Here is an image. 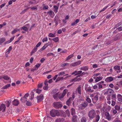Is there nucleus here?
Here are the masks:
<instances>
[{
  "label": "nucleus",
  "mask_w": 122,
  "mask_h": 122,
  "mask_svg": "<svg viewBox=\"0 0 122 122\" xmlns=\"http://www.w3.org/2000/svg\"><path fill=\"white\" fill-rule=\"evenodd\" d=\"M116 102L113 100H112V104L111 105L112 106H114Z\"/></svg>",
  "instance_id": "obj_64"
},
{
  "label": "nucleus",
  "mask_w": 122,
  "mask_h": 122,
  "mask_svg": "<svg viewBox=\"0 0 122 122\" xmlns=\"http://www.w3.org/2000/svg\"><path fill=\"white\" fill-rule=\"evenodd\" d=\"M5 40V38H2L0 39V44L2 43Z\"/></svg>",
  "instance_id": "obj_41"
},
{
  "label": "nucleus",
  "mask_w": 122,
  "mask_h": 122,
  "mask_svg": "<svg viewBox=\"0 0 122 122\" xmlns=\"http://www.w3.org/2000/svg\"><path fill=\"white\" fill-rule=\"evenodd\" d=\"M114 92L113 90L109 88L108 89L107 93L108 94H111L113 93Z\"/></svg>",
  "instance_id": "obj_30"
},
{
  "label": "nucleus",
  "mask_w": 122,
  "mask_h": 122,
  "mask_svg": "<svg viewBox=\"0 0 122 122\" xmlns=\"http://www.w3.org/2000/svg\"><path fill=\"white\" fill-rule=\"evenodd\" d=\"M52 40L55 42H57L59 40V38L58 37H56L55 38L52 39Z\"/></svg>",
  "instance_id": "obj_45"
},
{
  "label": "nucleus",
  "mask_w": 122,
  "mask_h": 122,
  "mask_svg": "<svg viewBox=\"0 0 122 122\" xmlns=\"http://www.w3.org/2000/svg\"><path fill=\"white\" fill-rule=\"evenodd\" d=\"M48 36L51 37H54L56 36V35L54 34L51 33H50L48 35Z\"/></svg>",
  "instance_id": "obj_46"
},
{
  "label": "nucleus",
  "mask_w": 122,
  "mask_h": 122,
  "mask_svg": "<svg viewBox=\"0 0 122 122\" xmlns=\"http://www.w3.org/2000/svg\"><path fill=\"white\" fill-rule=\"evenodd\" d=\"M121 25V24L120 23H119L116 24V25L114 27V29H115L117 28V27H118L119 26Z\"/></svg>",
  "instance_id": "obj_55"
},
{
  "label": "nucleus",
  "mask_w": 122,
  "mask_h": 122,
  "mask_svg": "<svg viewBox=\"0 0 122 122\" xmlns=\"http://www.w3.org/2000/svg\"><path fill=\"white\" fill-rule=\"evenodd\" d=\"M116 98V96L115 94L112 95L111 96V99L112 100H115Z\"/></svg>",
  "instance_id": "obj_49"
},
{
  "label": "nucleus",
  "mask_w": 122,
  "mask_h": 122,
  "mask_svg": "<svg viewBox=\"0 0 122 122\" xmlns=\"http://www.w3.org/2000/svg\"><path fill=\"white\" fill-rule=\"evenodd\" d=\"M81 30H77L76 31H75L74 32L73 34V35H75L76 34V33L79 32Z\"/></svg>",
  "instance_id": "obj_61"
},
{
  "label": "nucleus",
  "mask_w": 122,
  "mask_h": 122,
  "mask_svg": "<svg viewBox=\"0 0 122 122\" xmlns=\"http://www.w3.org/2000/svg\"><path fill=\"white\" fill-rule=\"evenodd\" d=\"M100 95V94H99V93L97 92L96 93V95L94 97L92 98V102L93 103H95L97 101L98 97Z\"/></svg>",
  "instance_id": "obj_4"
},
{
  "label": "nucleus",
  "mask_w": 122,
  "mask_h": 122,
  "mask_svg": "<svg viewBox=\"0 0 122 122\" xmlns=\"http://www.w3.org/2000/svg\"><path fill=\"white\" fill-rule=\"evenodd\" d=\"M105 115L106 119L108 121H110L112 119V116L108 112H105Z\"/></svg>",
  "instance_id": "obj_8"
},
{
  "label": "nucleus",
  "mask_w": 122,
  "mask_h": 122,
  "mask_svg": "<svg viewBox=\"0 0 122 122\" xmlns=\"http://www.w3.org/2000/svg\"><path fill=\"white\" fill-rule=\"evenodd\" d=\"M88 105V103L87 102H84L80 105V106L82 108H84L86 107Z\"/></svg>",
  "instance_id": "obj_15"
},
{
  "label": "nucleus",
  "mask_w": 122,
  "mask_h": 122,
  "mask_svg": "<svg viewBox=\"0 0 122 122\" xmlns=\"http://www.w3.org/2000/svg\"><path fill=\"white\" fill-rule=\"evenodd\" d=\"M57 90L55 89L53 90L51 92V93L53 95L55 94V93H56V92L57 91Z\"/></svg>",
  "instance_id": "obj_53"
},
{
  "label": "nucleus",
  "mask_w": 122,
  "mask_h": 122,
  "mask_svg": "<svg viewBox=\"0 0 122 122\" xmlns=\"http://www.w3.org/2000/svg\"><path fill=\"white\" fill-rule=\"evenodd\" d=\"M71 112L72 115H74L75 114V109L73 108H71Z\"/></svg>",
  "instance_id": "obj_43"
},
{
  "label": "nucleus",
  "mask_w": 122,
  "mask_h": 122,
  "mask_svg": "<svg viewBox=\"0 0 122 122\" xmlns=\"http://www.w3.org/2000/svg\"><path fill=\"white\" fill-rule=\"evenodd\" d=\"M74 53L72 54L71 55H69V56L67 57V58H66V61L68 60H69L72 57H73L74 56V55H73Z\"/></svg>",
  "instance_id": "obj_39"
},
{
  "label": "nucleus",
  "mask_w": 122,
  "mask_h": 122,
  "mask_svg": "<svg viewBox=\"0 0 122 122\" xmlns=\"http://www.w3.org/2000/svg\"><path fill=\"white\" fill-rule=\"evenodd\" d=\"M10 77H8L7 75H6L2 76V78L6 80H8L10 79Z\"/></svg>",
  "instance_id": "obj_40"
},
{
  "label": "nucleus",
  "mask_w": 122,
  "mask_h": 122,
  "mask_svg": "<svg viewBox=\"0 0 122 122\" xmlns=\"http://www.w3.org/2000/svg\"><path fill=\"white\" fill-rule=\"evenodd\" d=\"M65 74V73L64 72H63L59 73L58 75V76H62Z\"/></svg>",
  "instance_id": "obj_57"
},
{
  "label": "nucleus",
  "mask_w": 122,
  "mask_h": 122,
  "mask_svg": "<svg viewBox=\"0 0 122 122\" xmlns=\"http://www.w3.org/2000/svg\"><path fill=\"white\" fill-rule=\"evenodd\" d=\"M41 43L39 42H38L36 45V46H35V47H36V48H37V47L41 45Z\"/></svg>",
  "instance_id": "obj_59"
},
{
  "label": "nucleus",
  "mask_w": 122,
  "mask_h": 122,
  "mask_svg": "<svg viewBox=\"0 0 122 122\" xmlns=\"http://www.w3.org/2000/svg\"><path fill=\"white\" fill-rule=\"evenodd\" d=\"M100 119V116L98 115H97L96 116V122H97Z\"/></svg>",
  "instance_id": "obj_44"
},
{
  "label": "nucleus",
  "mask_w": 122,
  "mask_h": 122,
  "mask_svg": "<svg viewBox=\"0 0 122 122\" xmlns=\"http://www.w3.org/2000/svg\"><path fill=\"white\" fill-rule=\"evenodd\" d=\"M82 72V71H75L72 73L71 74L73 75L75 74V76L80 74Z\"/></svg>",
  "instance_id": "obj_17"
},
{
  "label": "nucleus",
  "mask_w": 122,
  "mask_h": 122,
  "mask_svg": "<svg viewBox=\"0 0 122 122\" xmlns=\"http://www.w3.org/2000/svg\"><path fill=\"white\" fill-rule=\"evenodd\" d=\"M37 48H36V47H34L31 52L30 56H32L33 54L35 53L37 51Z\"/></svg>",
  "instance_id": "obj_29"
},
{
  "label": "nucleus",
  "mask_w": 122,
  "mask_h": 122,
  "mask_svg": "<svg viewBox=\"0 0 122 122\" xmlns=\"http://www.w3.org/2000/svg\"><path fill=\"white\" fill-rule=\"evenodd\" d=\"M114 108L115 109L118 111L120 110L121 109V107L120 106L116 105L114 107Z\"/></svg>",
  "instance_id": "obj_35"
},
{
  "label": "nucleus",
  "mask_w": 122,
  "mask_h": 122,
  "mask_svg": "<svg viewBox=\"0 0 122 122\" xmlns=\"http://www.w3.org/2000/svg\"><path fill=\"white\" fill-rule=\"evenodd\" d=\"M122 36V34L120 33L117 34L114 37V41H115L120 39Z\"/></svg>",
  "instance_id": "obj_12"
},
{
  "label": "nucleus",
  "mask_w": 122,
  "mask_h": 122,
  "mask_svg": "<svg viewBox=\"0 0 122 122\" xmlns=\"http://www.w3.org/2000/svg\"><path fill=\"white\" fill-rule=\"evenodd\" d=\"M42 90H40L38 88L36 90L34 89L33 90V91L34 92H36L38 94L40 93L41 92Z\"/></svg>",
  "instance_id": "obj_38"
},
{
  "label": "nucleus",
  "mask_w": 122,
  "mask_h": 122,
  "mask_svg": "<svg viewBox=\"0 0 122 122\" xmlns=\"http://www.w3.org/2000/svg\"><path fill=\"white\" fill-rule=\"evenodd\" d=\"M12 103L14 105L17 106L19 104V101L18 100L15 99L14 101L12 102Z\"/></svg>",
  "instance_id": "obj_28"
},
{
  "label": "nucleus",
  "mask_w": 122,
  "mask_h": 122,
  "mask_svg": "<svg viewBox=\"0 0 122 122\" xmlns=\"http://www.w3.org/2000/svg\"><path fill=\"white\" fill-rule=\"evenodd\" d=\"M58 92H57L56 93H55V94L53 95V97L54 99L57 101L58 100L59 98V97H58Z\"/></svg>",
  "instance_id": "obj_23"
},
{
  "label": "nucleus",
  "mask_w": 122,
  "mask_h": 122,
  "mask_svg": "<svg viewBox=\"0 0 122 122\" xmlns=\"http://www.w3.org/2000/svg\"><path fill=\"white\" fill-rule=\"evenodd\" d=\"M96 114L95 111L93 109H92L89 112L88 116L90 118L92 119L95 117Z\"/></svg>",
  "instance_id": "obj_1"
},
{
  "label": "nucleus",
  "mask_w": 122,
  "mask_h": 122,
  "mask_svg": "<svg viewBox=\"0 0 122 122\" xmlns=\"http://www.w3.org/2000/svg\"><path fill=\"white\" fill-rule=\"evenodd\" d=\"M110 5L109 4H108L107 6H105L102 10H101L99 12H101L104 11Z\"/></svg>",
  "instance_id": "obj_50"
},
{
  "label": "nucleus",
  "mask_w": 122,
  "mask_h": 122,
  "mask_svg": "<svg viewBox=\"0 0 122 122\" xmlns=\"http://www.w3.org/2000/svg\"><path fill=\"white\" fill-rule=\"evenodd\" d=\"M48 40L47 38V37L44 38L42 40V41L43 42L47 41Z\"/></svg>",
  "instance_id": "obj_60"
},
{
  "label": "nucleus",
  "mask_w": 122,
  "mask_h": 122,
  "mask_svg": "<svg viewBox=\"0 0 122 122\" xmlns=\"http://www.w3.org/2000/svg\"><path fill=\"white\" fill-rule=\"evenodd\" d=\"M5 110V105L2 104L0 107V111H2L3 112H4Z\"/></svg>",
  "instance_id": "obj_24"
},
{
  "label": "nucleus",
  "mask_w": 122,
  "mask_h": 122,
  "mask_svg": "<svg viewBox=\"0 0 122 122\" xmlns=\"http://www.w3.org/2000/svg\"><path fill=\"white\" fill-rule=\"evenodd\" d=\"M81 122H86V119L85 117H83L81 119Z\"/></svg>",
  "instance_id": "obj_47"
},
{
  "label": "nucleus",
  "mask_w": 122,
  "mask_h": 122,
  "mask_svg": "<svg viewBox=\"0 0 122 122\" xmlns=\"http://www.w3.org/2000/svg\"><path fill=\"white\" fill-rule=\"evenodd\" d=\"M12 49V48L11 46H10L9 48L7 50L5 51V54L6 55H7L9 54L10 52V51H11Z\"/></svg>",
  "instance_id": "obj_27"
},
{
  "label": "nucleus",
  "mask_w": 122,
  "mask_h": 122,
  "mask_svg": "<svg viewBox=\"0 0 122 122\" xmlns=\"http://www.w3.org/2000/svg\"><path fill=\"white\" fill-rule=\"evenodd\" d=\"M117 97L118 101L122 102V96L121 95L118 94L117 95Z\"/></svg>",
  "instance_id": "obj_19"
},
{
  "label": "nucleus",
  "mask_w": 122,
  "mask_h": 122,
  "mask_svg": "<svg viewBox=\"0 0 122 122\" xmlns=\"http://www.w3.org/2000/svg\"><path fill=\"white\" fill-rule=\"evenodd\" d=\"M54 55V54L53 53H50L47 54L46 56H53Z\"/></svg>",
  "instance_id": "obj_56"
},
{
  "label": "nucleus",
  "mask_w": 122,
  "mask_h": 122,
  "mask_svg": "<svg viewBox=\"0 0 122 122\" xmlns=\"http://www.w3.org/2000/svg\"><path fill=\"white\" fill-rule=\"evenodd\" d=\"M56 122H64V120L63 118L58 119L56 120Z\"/></svg>",
  "instance_id": "obj_33"
},
{
  "label": "nucleus",
  "mask_w": 122,
  "mask_h": 122,
  "mask_svg": "<svg viewBox=\"0 0 122 122\" xmlns=\"http://www.w3.org/2000/svg\"><path fill=\"white\" fill-rule=\"evenodd\" d=\"M81 64L80 62H77L70 64L71 66H75L79 65Z\"/></svg>",
  "instance_id": "obj_21"
},
{
  "label": "nucleus",
  "mask_w": 122,
  "mask_h": 122,
  "mask_svg": "<svg viewBox=\"0 0 122 122\" xmlns=\"http://www.w3.org/2000/svg\"><path fill=\"white\" fill-rule=\"evenodd\" d=\"M114 88L116 90H118L119 88V85L117 84L116 85L114 86Z\"/></svg>",
  "instance_id": "obj_51"
},
{
  "label": "nucleus",
  "mask_w": 122,
  "mask_h": 122,
  "mask_svg": "<svg viewBox=\"0 0 122 122\" xmlns=\"http://www.w3.org/2000/svg\"><path fill=\"white\" fill-rule=\"evenodd\" d=\"M81 76V75H78L76 77L72 79L71 80V81L75 82L80 81L81 79V78L80 77Z\"/></svg>",
  "instance_id": "obj_10"
},
{
  "label": "nucleus",
  "mask_w": 122,
  "mask_h": 122,
  "mask_svg": "<svg viewBox=\"0 0 122 122\" xmlns=\"http://www.w3.org/2000/svg\"><path fill=\"white\" fill-rule=\"evenodd\" d=\"M85 90L86 92L91 93L93 92L94 91V90L92 89L91 87L89 86H85Z\"/></svg>",
  "instance_id": "obj_9"
},
{
  "label": "nucleus",
  "mask_w": 122,
  "mask_h": 122,
  "mask_svg": "<svg viewBox=\"0 0 122 122\" xmlns=\"http://www.w3.org/2000/svg\"><path fill=\"white\" fill-rule=\"evenodd\" d=\"M68 90L67 89L64 90L61 96H59V99L62 100H63V98L65 96V95L67 92Z\"/></svg>",
  "instance_id": "obj_7"
},
{
  "label": "nucleus",
  "mask_w": 122,
  "mask_h": 122,
  "mask_svg": "<svg viewBox=\"0 0 122 122\" xmlns=\"http://www.w3.org/2000/svg\"><path fill=\"white\" fill-rule=\"evenodd\" d=\"M43 84V83H39L38 85V87L39 88H42Z\"/></svg>",
  "instance_id": "obj_52"
},
{
  "label": "nucleus",
  "mask_w": 122,
  "mask_h": 122,
  "mask_svg": "<svg viewBox=\"0 0 122 122\" xmlns=\"http://www.w3.org/2000/svg\"><path fill=\"white\" fill-rule=\"evenodd\" d=\"M53 7L54 9V11L56 13L58 12V9L59 7L55 5Z\"/></svg>",
  "instance_id": "obj_34"
},
{
  "label": "nucleus",
  "mask_w": 122,
  "mask_h": 122,
  "mask_svg": "<svg viewBox=\"0 0 122 122\" xmlns=\"http://www.w3.org/2000/svg\"><path fill=\"white\" fill-rule=\"evenodd\" d=\"M50 113L51 116L53 117L56 116H58L60 115L59 113L57 110H52L50 111Z\"/></svg>",
  "instance_id": "obj_2"
},
{
  "label": "nucleus",
  "mask_w": 122,
  "mask_h": 122,
  "mask_svg": "<svg viewBox=\"0 0 122 122\" xmlns=\"http://www.w3.org/2000/svg\"><path fill=\"white\" fill-rule=\"evenodd\" d=\"M30 8L32 11L37 10V7L36 6H34L32 7H30Z\"/></svg>",
  "instance_id": "obj_42"
},
{
  "label": "nucleus",
  "mask_w": 122,
  "mask_h": 122,
  "mask_svg": "<svg viewBox=\"0 0 122 122\" xmlns=\"http://www.w3.org/2000/svg\"><path fill=\"white\" fill-rule=\"evenodd\" d=\"M44 98V96L43 94H41L40 95L37 96V102H39L41 101Z\"/></svg>",
  "instance_id": "obj_13"
},
{
  "label": "nucleus",
  "mask_w": 122,
  "mask_h": 122,
  "mask_svg": "<svg viewBox=\"0 0 122 122\" xmlns=\"http://www.w3.org/2000/svg\"><path fill=\"white\" fill-rule=\"evenodd\" d=\"M74 94H75L74 93H73V95H72V97H70L69 99L66 102V104L68 106L70 105L72 102V101L73 100L75 97V96L74 95Z\"/></svg>",
  "instance_id": "obj_5"
},
{
  "label": "nucleus",
  "mask_w": 122,
  "mask_h": 122,
  "mask_svg": "<svg viewBox=\"0 0 122 122\" xmlns=\"http://www.w3.org/2000/svg\"><path fill=\"white\" fill-rule=\"evenodd\" d=\"M29 94L28 93H26L25 94L24 96L22 97L20 99V101L23 103H24L27 101L28 99L27 98L29 96Z\"/></svg>",
  "instance_id": "obj_3"
},
{
  "label": "nucleus",
  "mask_w": 122,
  "mask_h": 122,
  "mask_svg": "<svg viewBox=\"0 0 122 122\" xmlns=\"http://www.w3.org/2000/svg\"><path fill=\"white\" fill-rule=\"evenodd\" d=\"M103 77H102L98 76L97 77H94L93 78L95 79V81L96 82H97L102 80V79Z\"/></svg>",
  "instance_id": "obj_25"
},
{
  "label": "nucleus",
  "mask_w": 122,
  "mask_h": 122,
  "mask_svg": "<svg viewBox=\"0 0 122 122\" xmlns=\"http://www.w3.org/2000/svg\"><path fill=\"white\" fill-rule=\"evenodd\" d=\"M26 105L28 106H30L31 105V103L29 102L28 101H27L26 102Z\"/></svg>",
  "instance_id": "obj_63"
},
{
  "label": "nucleus",
  "mask_w": 122,
  "mask_h": 122,
  "mask_svg": "<svg viewBox=\"0 0 122 122\" xmlns=\"http://www.w3.org/2000/svg\"><path fill=\"white\" fill-rule=\"evenodd\" d=\"M113 69L116 71L118 70V71H117V73H120L121 72V70L120 69V66H115L113 67Z\"/></svg>",
  "instance_id": "obj_18"
},
{
  "label": "nucleus",
  "mask_w": 122,
  "mask_h": 122,
  "mask_svg": "<svg viewBox=\"0 0 122 122\" xmlns=\"http://www.w3.org/2000/svg\"><path fill=\"white\" fill-rule=\"evenodd\" d=\"M81 87L80 86H78L76 90V92H73V93H74L75 94L74 95H75L77 93L79 95H80L81 94Z\"/></svg>",
  "instance_id": "obj_11"
},
{
  "label": "nucleus",
  "mask_w": 122,
  "mask_h": 122,
  "mask_svg": "<svg viewBox=\"0 0 122 122\" xmlns=\"http://www.w3.org/2000/svg\"><path fill=\"white\" fill-rule=\"evenodd\" d=\"M20 29L17 28H16L13 30L11 32L12 34H13L16 33L17 31H19Z\"/></svg>",
  "instance_id": "obj_36"
},
{
  "label": "nucleus",
  "mask_w": 122,
  "mask_h": 122,
  "mask_svg": "<svg viewBox=\"0 0 122 122\" xmlns=\"http://www.w3.org/2000/svg\"><path fill=\"white\" fill-rule=\"evenodd\" d=\"M48 81L46 80L44 82V86L43 87V89L45 90H47L48 89Z\"/></svg>",
  "instance_id": "obj_14"
},
{
  "label": "nucleus",
  "mask_w": 122,
  "mask_h": 122,
  "mask_svg": "<svg viewBox=\"0 0 122 122\" xmlns=\"http://www.w3.org/2000/svg\"><path fill=\"white\" fill-rule=\"evenodd\" d=\"M22 29L24 30L25 31H26L28 29L25 26H23L22 27Z\"/></svg>",
  "instance_id": "obj_58"
},
{
  "label": "nucleus",
  "mask_w": 122,
  "mask_h": 122,
  "mask_svg": "<svg viewBox=\"0 0 122 122\" xmlns=\"http://www.w3.org/2000/svg\"><path fill=\"white\" fill-rule=\"evenodd\" d=\"M50 45V43H47L45 44L44 45L42 48V49L43 50H45L46 48Z\"/></svg>",
  "instance_id": "obj_37"
},
{
  "label": "nucleus",
  "mask_w": 122,
  "mask_h": 122,
  "mask_svg": "<svg viewBox=\"0 0 122 122\" xmlns=\"http://www.w3.org/2000/svg\"><path fill=\"white\" fill-rule=\"evenodd\" d=\"M113 79V78L112 77H108L106 79L105 81L107 82H111L112 81Z\"/></svg>",
  "instance_id": "obj_16"
},
{
  "label": "nucleus",
  "mask_w": 122,
  "mask_h": 122,
  "mask_svg": "<svg viewBox=\"0 0 122 122\" xmlns=\"http://www.w3.org/2000/svg\"><path fill=\"white\" fill-rule=\"evenodd\" d=\"M30 94L31 95L30 98V99L32 100L34 96V93L33 91L30 92Z\"/></svg>",
  "instance_id": "obj_48"
},
{
  "label": "nucleus",
  "mask_w": 122,
  "mask_h": 122,
  "mask_svg": "<svg viewBox=\"0 0 122 122\" xmlns=\"http://www.w3.org/2000/svg\"><path fill=\"white\" fill-rule=\"evenodd\" d=\"M54 107L56 109L60 108L62 107V105L59 102H55L53 103Z\"/></svg>",
  "instance_id": "obj_6"
},
{
  "label": "nucleus",
  "mask_w": 122,
  "mask_h": 122,
  "mask_svg": "<svg viewBox=\"0 0 122 122\" xmlns=\"http://www.w3.org/2000/svg\"><path fill=\"white\" fill-rule=\"evenodd\" d=\"M28 2L31 4H34L38 3V2L36 0H30Z\"/></svg>",
  "instance_id": "obj_26"
},
{
  "label": "nucleus",
  "mask_w": 122,
  "mask_h": 122,
  "mask_svg": "<svg viewBox=\"0 0 122 122\" xmlns=\"http://www.w3.org/2000/svg\"><path fill=\"white\" fill-rule=\"evenodd\" d=\"M41 64L40 63H38L36 64L35 66L36 67L37 69L41 66Z\"/></svg>",
  "instance_id": "obj_62"
},
{
  "label": "nucleus",
  "mask_w": 122,
  "mask_h": 122,
  "mask_svg": "<svg viewBox=\"0 0 122 122\" xmlns=\"http://www.w3.org/2000/svg\"><path fill=\"white\" fill-rule=\"evenodd\" d=\"M10 84H7L2 87L1 88V89H6L10 87Z\"/></svg>",
  "instance_id": "obj_32"
},
{
  "label": "nucleus",
  "mask_w": 122,
  "mask_h": 122,
  "mask_svg": "<svg viewBox=\"0 0 122 122\" xmlns=\"http://www.w3.org/2000/svg\"><path fill=\"white\" fill-rule=\"evenodd\" d=\"M86 101L89 103H90L91 102V100L89 98H87L86 99Z\"/></svg>",
  "instance_id": "obj_54"
},
{
  "label": "nucleus",
  "mask_w": 122,
  "mask_h": 122,
  "mask_svg": "<svg viewBox=\"0 0 122 122\" xmlns=\"http://www.w3.org/2000/svg\"><path fill=\"white\" fill-rule=\"evenodd\" d=\"M58 17L57 15H56L54 19V21L56 23V26H57L58 24Z\"/></svg>",
  "instance_id": "obj_20"
},
{
  "label": "nucleus",
  "mask_w": 122,
  "mask_h": 122,
  "mask_svg": "<svg viewBox=\"0 0 122 122\" xmlns=\"http://www.w3.org/2000/svg\"><path fill=\"white\" fill-rule=\"evenodd\" d=\"M88 69V67L87 66H85L81 67L80 69L84 71H86Z\"/></svg>",
  "instance_id": "obj_31"
},
{
  "label": "nucleus",
  "mask_w": 122,
  "mask_h": 122,
  "mask_svg": "<svg viewBox=\"0 0 122 122\" xmlns=\"http://www.w3.org/2000/svg\"><path fill=\"white\" fill-rule=\"evenodd\" d=\"M48 14H49L51 17L52 18H53L55 15L54 13L51 10H50L47 12Z\"/></svg>",
  "instance_id": "obj_22"
}]
</instances>
